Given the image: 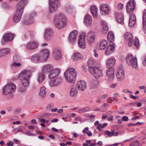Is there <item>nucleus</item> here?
Masks as SVG:
<instances>
[{
    "instance_id": "f257e3e1",
    "label": "nucleus",
    "mask_w": 146,
    "mask_h": 146,
    "mask_svg": "<svg viewBox=\"0 0 146 146\" xmlns=\"http://www.w3.org/2000/svg\"><path fill=\"white\" fill-rule=\"evenodd\" d=\"M25 5V2L24 1H20L17 5V10L13 16V21L17 23L20 20L23 14V7Z\"/></svg>"
},
{
    "instance_id": "f03ea898",
    "label": "nucleus",
    "mask_w": 146,
    "mask_h": 146,
    "mask_svg": "<svg viewBox=\"0 0 146 146\" xmlns=\"http://www.w3.org/2000/svg\"><path fill=\"white\" fill-rule=\"evenodd\" d=\"M54 23L57 28L60 29L63 28L67 25L65 17L61 13L56 15L54 19Z\"/></svg>"
},
{
    "instance_id": "7ed1b4c3",
    "label": "nucleus",
    "mask_w": 146,
    "mask_h": 146,
    "mask_svg": "<svg viewBox=\"0 0 146 146\" xmlns=\"http://www.w3.org/2000/svg\"><path fill=\"white\" fill-rule=\"evenodd\" d=\"M76 76V72L74 68L68 69L64 73V76L66 81L70 83L74 82Z\"/></svg>"
},
{
    "instance_id": "20e7f679",
    "label": "nucleus",
    "mask_w": 146,
    "mask_h": 146,
    "mask_svg": "<svg viewBox=\"0 0 146 146\" xmlns=\"http://www.w3.org/2000/svg\"><path fill=\"white\" fill-rule=\"evenodd\" d=\"M31 75L27 70H24L20 73L19 78L21 80L23 85L25 87H27L29 84V79Z\"/></svg>"
},
{
    "instance_id": "39448f33",
    "label": "nucleus",
    "mask_w": 146,
    "mask_h": 146,
    "mask_svg": "<svg viewBox=\"0 0 146 146\" xmlns=\"http://www.w3.org/2000/svg\"><path fill=\"white\" fill-rule=\"evenodd\" d=\"M125 60L129 66L135 69L137 68L138 64L136 57H134L132 54H129L127 56Z\"/></svg>"
},
{
    "instance_id": "423d86ee",
    "label": "nucleus",
    "mask_w": 146,
    "mask_h": 146,
    "mask_svg": "<svg viewBox=\"0 0 146 146\" xmlns=\"http://www.w3.org/2000/svg\"><path fill=\"white\" fill-rule=\"evenodd\" d=\"M16 86L13 83H11L5 86L3 89V92L5 95L14 93L16 89Z\"/></svg>"
},
{
    "instance_id": "0eeeda50",
    "label": "nucleus",
    "mask_w": 146,
    "mask_h": 146,
    "mask_svg": "<svg viewBox=\"0 0 146 146\" xmlns=\"http://www.w3.org/2000/svg\"><path fill=\"white\" fill-rule=\"evenodd\" d=\"M88 70L94 76L97 78L103 75L102 70L98 67H90L88 68Z\"/></svg>"
},
{
    "instance_id": "6e6552de",
    "label": "nucleus",
    "mask_w": 146,
    "mask_h": 146,
    "mask_svg": "<svg viewBox=\"0 0 146 146\" xmlns=\"http://www.w3.org/2000/svg\"><path fill=\"white\" fill-rule=\"evenodd\" d=\"M49 12L50 13L55 12L60 4L58 0H49Z\"/></svg>"
},
{
    "instance_id": "1a4fd4ad",
    "label": "nucleus",
    "mask_w": 146,
    "mask_h": 146,
    "mask_svg": "<svg viewBox=\"0 0 146 146\" xmlns=\"http://www.w3.org/2000/svg\"><path fill=\"white\" fill-rule=\"evenodd\" d=\"M135 2L134 0H129L127 3L126 6V10L128 14H130L134 10Z\"/></svg>"
},
{
    "instance_id": "9d476101",
    "label": "nucleus",
    "mask_w": 146,
    "mask_h": 146,
    "mask_svg": "<svg viewBox=\"0 0 146 146\" xmlns=\"http://www.w3.org/2000/svg\"><path fill=\"white\" fill-rule=\"evenodd\" d=\"M86 33L84 32H83L79 37L78 44L79 47L82 48H84L86 47Z\"/></svg>"
},
{
    "instance_id": "9b49d317",
    "label": "nucleus",
    "mask_w": 146,
    "mask_h": 146,
    "mask_svg": "<svg viewBox=\"0 0 146 146\" xmlns=\"http://www.w3.org/2000/svg\"><path fill=\"white\" fill-rule=\"evenodd\" d=\"M78 34V31L76 30L73 31L70 33L68 39L70 43L74 44L76 42Z\"/></svg>"
},
{
    "instance_id": "f8f14e48",
    "label": "nucleus",
    "mask_w": 146,
    "mask_h": 146,
    "mask_svg": "<svg viewBox=\"0 0 146 146\" xmlns=\"http://www.w3.org/2000/svg\"><path fill=\"white\" fill-rule=\"evenodd\" d=\"M38 46V42L36 41H31L26 45V48L28 50H34L37 48Z\"/></svg>"
},
{
    "instance_id": "ddd939ff",
    "label": "nucleus",
    "mask_w": 146,
    "mask_h": 146,
    "mask_svg": "<svg viewBox=\"0 0 146 146\" xmlns=\"http://www.w3.org/2000/svg\"><path fill=\"white\" fill-rule=\"evenodd\" d=\"M100 9L101 13L103 15L109 14L111 11L108 5L106 4H102L100 5Z\"/></svg>"
},
{
    "instance_id": "4468645a",
    "label": "nucleus",
    "mask_w": 146,
    "mask_h": 146,
    "mask_svg": "<svg viewBox=\"0 0 146 146\" xmlns=\"http://www.w3.org/2000/svg\"><path fill=\"white\" fill-rule=\"evenodd\" d=\"M40 55L41 56V61H46L49 57V52L47 49H44L41 51Z\"/></svg>"
},
{
    "instance_id": "2eb2a0df",
    "label": "nucleus",
    "mask_w": 146,
    "mask_h": 146,
    "mask_svg": "<svg viewBox=\"0 0 146 146\" xmlns=\"http://www.w3.org/2000/svg\"><path fill=\"white\" fill-rule=\"evenodd\" d=\"M116 60L113 57H111L108 59L106 62L107 67L108 68H113L115 64Z\"/></svg>"
},
{
    "instance_id": "dca6fc26",
    "label": "nucleus",
    "mask_w": 146,
    "mask_h": 146,
    "mask_svg": "<svg viewBox=\"0 0 146 146\" xmlns=\"http://www.w3.org/2000/svg\"><path fill=\"white\" fill-rule=\"evenodd\" d=\"M125 38L127 41H128V46L129 47L131 46L133 40V35L130 33L126 32L124 35Z\"/></svg>"
},
{
    "instance_id": "f3484780",
    "label": "nucleus",
    "mask_w": 146,
    "mask_h": 146,
    "mask_svg": "<svg viewBox=\"0 0 146 146\" xmlns=\"http://www.w3.org/2000/svg\"><path fill=\"white\" fill-rule=\"evenodd\" d=\"M115 50V44L113 43H111L108 46L105 52V54L109 56L113 53Z\"/></svg>"
},
{
    "instance_id": "a211bd4d",
    "label": "nucleus",
    "mask_w": 146,
    "mask_h": 146,
    "mask_svg": "<svg viewBox=\"0 0 146 146\" xmlns=\"http://www.w3.org/2000/svg\"><path fill=\"white\" fill-rule=\"evenodd\" d=\"M86 86L87 84L85 81H80L78 82L76 87L79 90L83 91L86 89Z\"/></svg>"
},
{
    "instance_id": "6ab92c4d",
    "label": "nucleus",
    "mask_w": 146,
    "mask_h": 146,
    "mask_svg": "<svg viewBox=\"0 0 146 146\" xmlns=\"http://www.w3.org/2000/svg\"><path fill=\"white\" fill-rule=\"evenodd\" d=\"M108 69L106 71V75L108 78L109 80L111 81L113 80L114 77V70L113 68Z\"/></svg>"
},
{
    "instance_id": "aec40b11",
    "label": "nucleus",
    "mask_w": 146,
    "mask_h": 146,
    "mask_svg": "<svg viewBox=\"0 0 146 146\" xmlns=\"http://www.w3.org/2000/svg\"><path fill=\"white\" fill-rule=\"evenodd\" d=\"M50 72L48 75V78L49 79H51L58 75L60 72V70L58 69H53Z\"/></svg>"
},
{
    "instance_id": "412c9836",
    "label": "nucleus",
    "mask_w": 146,
    "mask_h": 146,
    "mask_svg": "<svg viewBox=\"0 0 146 146\" xmlns=\"http://www.w3.org/2000/svg\"><path fill=\"white\" fill-rule=\"evenodd\" d=\"M84 22L85 25L87 26H90L92 24V17L89 14L86 15L84 17Z\"/></svg>"
},
{
    "instance_id": "4be33fe9",
    "label": "nucleus",
    "mask_w": 146,
    "mask_h": 146,
    "mask_svg": "<svg viewBox=\"0 0 146 146\" xmlns=\"http://www.w3.org/2000/svg\"><path fill=\"white\" fill-rule=\"evenodd\" d=\"M14 35L12 33H8L5 34L3 36L4 40L6 42L12 41L14 37Z\"/></svg>"
},
{
    "instance_id": "5701e85b",
    "label": "nucleus",
    "mask_w": 146,
    "mask_h": 146,
    "mask_svg": "<svg viewBox=\"0 0 146 146\" xmlns=\"http://www.w3.org/2000/svg\"><path fill=\"white\" fill-rule=\"evenodd\" d=\"M53 69V67L51 65L46 64L43 67L42 70L43 73H48L52 71Z\"/></svg>"
},
{
    "instance_id": "b1692460",
    "label": "nucleus",
    "mask_w": 146,
    "mask_h": 146,
    "mask_svg": "<svg viewBox=\"0 0 146 146\" xmlns=\"http://www.w3.org/2000/svg\"><path fill=\"white\" fill-rule=\"evenodd\" d=\"M124 71L123 69H120L117 70L116 76L118 79L123 80L124 78Z\"/></svg>"
},
{
    "instance_id": "393cba45",
    "label": "nucleus",
    "mask_w": 146,
    "mask_h": 146,
    "mask_svg": "<svg viewBox=\"0 0 146 146\" xmlns=\"http://www.w3.org/2000/svg\"><path fill=\"white\" fill-rule=\"evenodd\" d=\"M53 32L51 29H48L46 30L44 33L45 38L47 40L49 39L53 36Z\"/></svg>"
},
{
    "instance_id": "a878e982",
    "label": "nucleus",
    "mask_w": 146,
    "mask_h": 146,
    "mask_svg": "<svg viewBox=\"0 0 146 146\" xmlns=\"http://www.w3.org/2000/svg\"><path fill=\"white\" fill-rule=\"evenodd\" d=\"M82 58V56L80 53L78 52L74 53L72 56V59L74 61H78Z\"/></svg>"
},
{
    "instance_id": "bb28decb",
    "label": "nucleus",
    "mask_w": 146,
    "mask_h": 146,
    "mask_svg": "<svg viewBox=\"0 0 146 146\" xmlns=\"http://www.w3.org/2000/svg\"><path fill=\"white\" fill-rule=\"evenodd\" d=\"M31 60L34 63H37L40 61H41V56L40 54H35L32 56Z\"/></svg>"
},
{
    "instance_id": "cd10ccee",
    "label": "nucleus",
    "mask_w": 146,
    "mask_h": 146,
    "mask_svg": "<svg viewBox=\"0 0 146 146\" xmlns=\"http://www.w3.org/2000/svg\"><path fill=\"white\" fill-rule=\"evenodd\" d=\"M108 44V42L106 40H102L100 42L99 47L100 49L103 50L107 46Z\"/></svg>"
},
{
    "instance_id": "c85d7f7f",
    "label": "nucleus",
    "mask_w": 146,
    "mask_h": 146,
    "mask_svg": "<svg viewBox=\"0 0 146 146\" xmlns=\"http://www.w3.org/2000/svg\"><path fill=\"white\" fill-rule=\"evenodd\" d=\"M90 11L93 17L96 18L98 16V12L97 8L95 5L91 6L90 7Z\"/></svg>"
},
{
    "instance_id": "c756f323",
    "label": "nucleus",
    "mask_w": 146,
    "mask_h": 146,
    "mask_svg": "<svg viewBox=\"0 0 146 146\" xmlns=\"http://www.w3.org/2000/svg\"><path fill=\"white\" fill-rule=\"evenodd\" d=\"M39 95L42 98H44L46 96V88L44 86H42L40 88Z\"/></svg>"
},
{
    "instance_id": "7c9ffc66",
    "label": "nucleus",
    "mask_w": 146,
    "mask_h": 146,
    "mask_svg": "<svg viewBox=\"0 0 146 146\" xmlns=\"http://www.w3.org/2000/svg\"><path fill=\"white\" fill-rule=\"evenodd\" d=\"M105 134L109 137H111L112 136H117L118 134V133L115 131L114 130H111L110 132L108 130L106 131L105 132Z\"/></svg>"
},
{
    "instance_id": "2f4dec72",
    "label": "nucleus",
    "mask_w": 146,
    "mask_h": 146,
    "mask_svg": "<svg viewBox=\"0 0 146 146\" xmlns=\"http://www.w3.org/2000/svg\"><path fill=\"white\" fill-rule=\"evenodd\" d=\"M10 52V49L8 48H5L0 50V57L4 56L9 54Z\"/></svg>"
},
{
    "instance_id": "473e14b6",
    "label": "nucleus",
    "mask_w": 146,
    "mask_h": 146,
    "mask_svg": "<svg viewBox=\"0 0 146 146\" xmlns=\"http://www.w3.org/2000/svg\"><path fill=\"white\" fill-rule=\"evenodd\" d=\"M108 40L112 42L115 39L114 35L112 32H109L107 36Z\"/></svg>"
},
{
    "instance_id": "72a5a7b5",
    "label": "nucleus",
    "mask_w": 146,
    "mask_h": 146,
    "mask_svg": "<svg viewBox=\"0 0 146 146\" xmlns=\"http://www.w3.org/2000/svg\"><path fill=\"white\" fill-rule=\"evenodd\" d=\"M53 54L54 58L58 60L61 58V52L58 50H55L53 52Z\"/></svg>"
},
{
    "instance_id": "f704fd0d",
    "label": "nucleus",
    "mask_w": 146,
    "mask_h": 146,
    "mask_svg": "<svg viewBox=\"0 0 146 146\" xmlns=\"http://www.w3.org/2000/svg\"><path fill=\"white\" fill-rule=\"evenodd\" d=\"M78 94V91L76 88L72 87L70 92V95L71 97L76 96Z\"/></svg>"
},
{
    "instance_id": "c9c22d12",
    "label": "nucleus",
    "mask_w": 146,
    "mask_h": 146,
    "mask_svg": "<svg viewBox=\"0 0 146 146\" xmlns=\"http://www.w3.org/2000/svg\"><path fill=\"white\" fill-rule=\"evenodd\" d=\"M45 78V76L42 72H40L38 74V81L40 83H41L44 80Z\"/></svg>"
},
{
    "instance_id": "e433bc0d",
    "label": "nucleus",
    "mask_w": 146,
    "mask_h": 146,
    "mask_svg": "<svg viewBox=\"0 0 146 146\" xmlns=\"http://www.w3.org/2000/svg\"><path fill=\"white\" fill-rule=\"evenodd\" d=\"M116 20L117 22L121 25L124 24V18L123 15L121 14L119 15L117 17Z\"/></svg>"
},
{
    "instance_id": "4c0bfd02",
    "label": "nucleus",
    "mask_w": 146,
    "mask_h": 146,
    "mask_svg": "<svg viewBox=\"0 0 146 146\" xmlns=\"http://www.w3.org/2000/svg\"><path fill=\"white\" fill-rule=\"evenodd\" d=\"M102 31L104 33H106L108 30V27L106 23L103 21L102 22Z\"/></svg>"
},
{
    "instance_id": "58836bf2",
    "label": "nucleus",
    "mask_w": 146,
    "mask_h": 146,
    "mask_svg": "<svg viewBox=\"0 0 146 146\" xmlns=\"http://www.w3.org/2000/svg\"><path fill=\"white\" fill-rule=\"evenodd\" d=\"M89 128L88 127H86L83 130L82 132L83 133H86L88 136H91L92 135V133L90 131H88Z\"/></svg>"
},
{
    "instance_id": "ea45409f",
    "label": "nucleus",
    "mask_w": 146,
    "mask_h": 146,
    "mask_svg": "<svg viewBox=\"0 0 146 146\" xmlns=\"http://www.w3.org/2000/svg\"><path fill=\"white\" fill-rule=\"evenodd\" d=\"M90 109L88 107H86L85 108L79 109L78 112L79 113H82L86 112L88 111H90Z\"/></svg>"
},
{
    "instance_id": "a19ab883",
    "label": "nucleus",
    "mask_w": 146,
    "mask_h": 146,
    "mask_svg": "<svg viewBox=\"0 0 146 146\" xmlns=\"http://www.w3.org/2000/svg\"><path fill=\"white\" fill-rule=\"evenodd\" d=\"M107 125L108 123H104L103 124L100 123L97 127L96 128L98 129L99 131H101L102 130V129L107 126Z\"/></svg>"
},
{
    "instance_id": "79ce46f5",
    "label": "nucleus",
    "mask_w": 146,
    "mask_h": 146,
    "mask_svg": "<svg viewBox=\"0 0 146 146\" xmlns=\"http://www.w3.org/2000/svg\"><path fill=\"white\" fill-rule=\"evenodd\" d=\"M98 85V82L97 81H93L91 84V87L92 88H96Z\"/></svg>"
},
{
    "instance_id": "37998d69",
    "label": "nucleus",
    "mask_w": 146,
    "mask_h": 146,
    "mask_svg": "<svg viewBox=\"0 0 146 146\" xmlns=\"http://www.w3.org/2000/svg\"><path fill=\"white\" fill-rule=\"evenodd\" d=\"M95 39V36L94 35L91 34V35H89L88 38V42L90 43L93 42Z\"/></svg>"
},
{
    "instance_id": "c03bdc74",
    "label": "nucleus",
    "mask_w": 146,
    "mask_h": 146,
    "mask_svg": "<svg viewBox=\"0 0 146 146\" xmlns=\"http://www.w3.org/2000/svg\"><path fill=\"white\" fill-rule=\"evenodd\" d=\"M133 43L136 48L138 49L139 46V44L138 38H135Z\"/></svg>"
},
{
    "instance_id": "a18cd8bd",
    "label": "nucleus",
    "mask_w": 146,
    "mask_h": 146,
    "mask_svg": "<svg viewBox=\"0 0 146 146\" xmlns=\"http://www.w3.org/2000/svg\"><path fill=\"white\" fill-rule=\"evenodd\" d=\"M56 85L58 86L62 81V79L60 77H58L54 79Z\"/></svg>"
},
{
    "instance_id": "49530a36",
    "label": "nucleus",
    "mask_w": 146,
    "mask_h": 146,
    "mask_svg": "<svg viewBox=\"0 0 146 146\" xmlns=\"http://www.w3.org/2000/svg\"><path fill=\"white\" fill-rule=\"evenodd\" d=\"M33 23V19L31 18L29 19H28L26 21H24L23 22V23L24 25H27L32 24Z\"/></svg>"
},
{
    "instance_id": "de8ad7c7",
    "label": "nucleus",
    "mask_w": 146,
    "mask_h": 146,
    "mask_svg": "<svg viewBox=\"0 0 146 146\" xmlns=\"http://www.w3.org/2000/svg\"><path fill=\"white\" fill-rule=\"evenodd\" d=\"M129 20V25L130 27H133L135 25L136 23V20H134V19Z\"/></svg>"
},
{
    "instance_id": "09e8293b",
    "label": "nucleus",
    "mask_w": 146,
    "mask_h": 146,
    "mask_svg": "<svg viewBox=\"0 0 146 146\" xmlns=\"http://www.w3.org/2000/svg\"><path fill=\"white\" fill-rule=\"evenodd\" d=\"M140 143L137 141H134L129 144L130 146H139Z\"/></svg>"
},
{
    "instance_id": "8fccbe9b",
    "label": "nucleus",
    "mask_w": 146,
    "mask_h": 146,
    "mask_svg": "<svg viewBox=\"0 0 146 146\" xmlns=\"http://www.w3.org/2000/svg\"><path fill=\"white\" fill-rule=\"evenodd\" d=\"M20 57L19 56L16 55L14 56L13 58V62H18L20 60Z\"/></svg>"
},
{
    "instance_id": "3c124183",
    "label": "nucleus",
    "mask_w": 146,
    "mask_h": 146,
    "mask_svg": "<svg viewBox=\"0 0 146 146\" xmlns=\"http://www.w3.org/2000/svg\"><path fill=\"white\" fill-rule=\"evenodd\" d=\"M94 61L93 60L92 58H90L88 62V64L89 66V67H93L92 65H93Z\"/></svg>"
},
{
    "instance_id": "603ef678",
    "label": "nucleus",
    "mask_w": 146,
    "mask_h": 146,
    "mask_svg": "<svg viewBox=\"0 0 146 146\" xmlns=\"http://www.w3.org/2000/svg\"><path fill=\"white\" fill-rule=\"evenodd\" d=\"M49 85L51 87H54L57 86L54 79L50 80L49 82Z\"/></svg>"
},
{
    "instance_id": "864d4df0",
    "label": "nucleus",
    "mask_w": 146,
    "mask_h": 146,
    "mask_svg": "<svg viewBox=\"0 0 146 146\" xmlns=\"http://www.w3.org/2000/svg\"><path fill=\"white\" fill-rule=\"evenodd\" d=\"M12 66L13 67H18L21 66V64L18 62H13L12 64Z\"/></svg>"
},
{
    "instance_id": "5fc2aeb1",
    "label": "nucleus",
    "mask_w": 146,
    "mask_h": 146,
    "mask_svg": "<svg viewBox=\"0 0 146 146\" xmlns=\"http://www.w3.org/2000/svg\"><path fill=\"white\" fill-rule=\"evenodd\" d=\"M14 131H15L19 132H20L21 133H24V132L23 130L21 129L19 127H17L16 128H15L14 129Z\"/></svg>"
},
{
    "instance_id": "6e6d98bb",
    "label": "nucleus",
    "mask_w": 146,
    "mask_h": 146,
    "mask_svg": "<svg viewBox=\"0 0 146 146\" xmlns=\"http://www.w3.org/2000/svg\"><path fill=\"white\" fill-rule=\"evenodd\" d=\"M143 22H146V9H145L143 11Z\"/></svg>"
},
{
    "instance_id": "4d7b16f0",
    "label": "nucleus",
    "mask_w": 146,
    "mask_h": 146,
    "mask_svg": "<svg viewBox=\"0 0 146 146\" xmlns=\"http://www.w3.org/2000/svg\"><path fill=\"white\" fill-rule=\"evenodd\" d=\"M54 104H50L48 105L46 107V109L47 110H50L54 107Z\"/></svg>"
},
{
    "instance_id": "13d9d810",
    "label": "nucleus",
    "mask_w": 146,
    "mask_h": 146,
    "mask_svg": "<svg viewBox=\"0 0 146 146\" xmlns=\"http://www.w3.org/2000/svg\"><path fill=\"white\" fill-rule=\"evenodd\" d=\"M29 33L31 39H33L34 38V32L32 31H29Z\"/></svg>"
},
{
    "instance_id": "bf43d9fd",
    "label": "nucleus",
    "mask_w": 146,
    "mask_h": 146,
    "mask_svg": "<svg viewBox=\"0 0 146 146\" xmlns=\"http://www.w3.org/2000/svg\"><path fill=\"white\" fill-rule=\"evenodd\" d=\"M131 19V20H133V19H134V20H136L135 16L134 14H131L130 15L129 20H130Z\"/></svg>"
},
{
    "instance_id": "052dcab7",
    "label": "nucleus",
    "mask_w": 146,
    "mask_h": 146,
    "mask_svg": "<svg viewBox=\"0 0 146 146\" xmlns=\"http://www.w3.org/2000/svg\"><path fill=\"white\" fill-rule=\"evenodd\" d=\"M123 7V5L121 3H119L117 6V8L119 10H122Z\"/></svg>"
},
{
    "instance_id": "680f3d73",
    "label": "nucleus",
    "mask_w": 146,
    "mask_h": 146,
    "mask_svg": "<svg viewBox=\"0 0 146 146\" xmlns=\"http://www.w3.org/2000/svg\"><path fill=\"white\" fill-rule=\"evenodd\" d=\"M143 28L145 32L146 33V22H143Z\"/></svg>"
},
{
    "instance_id": "e2e57ef3",
    "label": "nucleus",
    "mask_w": 146,
    "mask_h": 146,
    "mask_svg": "<svg viewBox=\"0 0 146 146\" xmlns=\"http://www.w3.org/2000/svg\"><path fill=\"white\" fill-rule=\"evenodd\" d=\"M36 15V12L35 11H33L30 13V15L32 17H33Z\"/></svg>"
},
{
    "instance_id": "0e129e2a",
    "label": "nucleus",
    "mask_w": 146,
    "mask_h": 146,
    "mask_svg": "<svg viewBox=\"0 0 146 146\" xmlns=\"http://www.w3.org/2000/svg\"><path fill=\"white\" fill-rule=\"evenodd\" d=\"M13 142L12 141H10L7 143V145L8 146H12L13 145Z\"/></svg>"
},
{
    "instance_id": "69168bd1",
    "label": "nucleus",
    "mask_w": 146,
    "mask_h": 146,
    "mask_svg": "<svg viewBox=\"0 0 146 146\" xmlns=\"http://www.w3.org/2000/svg\"><path fill=\"white\" fill-rule=\"evenodd\" d=\"M123 121H127L128 120V118L127 116H123L122 117Z\"/></svg>"
},
{
    "instance_id": "338daca9",
    "label": "nucleus",
    "mask_w": 146,
    "mask_h": 146,
    "mask_svg": "<svg viewBox=\"0 0 146 146\" xmlns=\"http://www.w3.org/2000/svg\"><path fill=\"white\" fill-rule=\"evenodd\" d=\"M130 97L131 98L134 99V100L138 99V97L137 96H134L133 95H130Z\"/></svg>"
},
{
    "instance_id": "774afa93",
    "label": "nucleus",
    "mask_w": 146,
    "mask_h": 146,
    "mask_svg": "<svg viewBox=\"0 0 146 146\" xmlns=\"http://www.w3.org/2000/svg\"><path fill=\"white\" fill-rule=\"evenodd\" d=\"M26 134L29 136H35V134L32 133L30 132H27L26 133Z\"/></svg>"
}]
</instances>
